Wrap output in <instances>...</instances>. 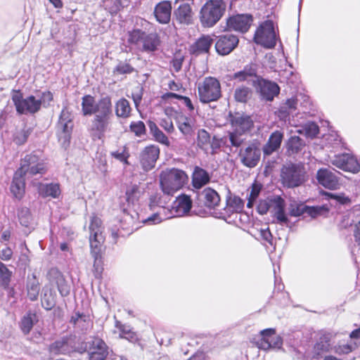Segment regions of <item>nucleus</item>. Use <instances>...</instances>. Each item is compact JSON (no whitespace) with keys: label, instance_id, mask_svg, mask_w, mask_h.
I'll return each instance as SVG.
<instances>
[{"label":"nucleus","instance_id":"1","mask_svg":"<svg viewBox=\"0 0 360 360\" xmlns=\"http://www.w3.org/2000/svg\"><path fill=\"white\" fill-rule=\"evenodd\" d=\"M81 106L84 116L94 115L87 129L89 136L94 141H103L113 117L111 98L106 96L96 101L94 96L86 94L82 98Z\"/></svg>","mask_w":360,"mask_h":360},{"label":"nucleus","instance_id":"2","mask_svg":"<svg viewBox=\"0 0 360 360\" xmlns=\"http://www.w3.org/2000/svg\"><path fill=\"white\" fill-rule=\"evenodd\" d=\"M127 41L138 47L141 51L154 53L161 45L160 37L157 32L147 33L141 29H133L128 32Z\"/></svg>","mask_w":360,"mask_h":360},{"label":"nucleus","instance_id":"3","mask_svg":"<svg viewBox=\"0 0 360 360\" xmlns=\"http://www.w3.org/2000/svg\"><path fill=\"white\" fill-rule=\"evenodd\" d=\"M226 4L224 0H207L199 12V20L202 27H214L224 16Z\"/></svg>","mask_w":360,"mask_h":360},{"label":"nucleus","instance_id":"4","mask_svg":"<svg viewBox=\"0 0 360 360\" xmlns=\"http://www.w3.org/2000/svg\"><path fill=\"white\" fill-rule=\"evenodd\" d=\"M186 173L176 168L167 169L160 174V185L164 194L169 196L182 188L188 182Z\"/></svg>","mask_w":360,"mask_h":360},{"label":"nucleus","instance_id":"5","mask_svg":"<svg viewBox=\"0 0 360 360\" xmlns=\"http://www.w3.org/2000/svg\"><path fill=\"white\" fill-rule=\"evenodd\" d=\"M199 101L202 104L217 102L223 96L219 80L212 76L205 77L197 86Z\"/></svg>","mask_w":360,"mask_h":360},{"label":"nucleus","instance_id":"6","mask_svg":"<svg viewBox=\"0 0 360 360\" xmlns=\"http://www.w3.org/2000/svg\"><path fill=\"white\" fill-rule=\"evenodd\" d=\"M285 202L281 195H270L260 199L257 206V211L260 214H266L271 210L277 223H287L288 217L285 213Z\"/></svg>","mask_w":360,"mask_h":360},{"label":"nucleus","instance_id":"7","mask_svg":"<svg viewBox=\"0 0 360 360\" xmlns=\"http://www.w3.org/2000/svg\"><path fill=\"white\" fill-rule=\"evenodd\" d=\"M90 236L89 242L91 250V255L94 258V271L96 277H99L101 274L102 261H101V252L103 244L105 240L103 236V226H89Z\"/></svg>","mask_w":360,"mask_h":360},{"label":"nucleus","instance_id":"8","mask_svg":"<svg viewBox=\"0 0 360 360\" xmlns=\"http://www.w3.org/2000/svg\"><path fill=\"white\" fill-rule=\"evenodd\" d=\"M279 39L278 32L276 31L274 23L271 20L262 22L255 30L253 40L266 49H273Z\"/></svg>","mask_w":360,"mask_h":360},{"label":"nucleus","instance_id":"9","mask_svg":"<svg viewBox=\"0 0 360 360\" xmlns=\"http://www.w3.org/2000/svg\"><path fill=\"white\" fill-rule=\"evenodd\" d=\"M289 214L292 217H302L316 219L328 216L330 209L327 205L309 206L304 202L293 201L289 205Z\"/></svg>","mask_w":360,"mask_h":360},{"label":"nucleus","instance_id":"10","mask_svg":"<svg viewBox=\"0 0 360 360\" xmlns=\"http://www.w3.org/2000/svg\"><path fill=\"white\" fill-rule=\"evenodd\" d=\"M11 100L19 115H34L40 110L42 105L41 99H37L33 95L24 98L20 90L12 91Z\"/></svg>","mask_w":360,"mask_h":360},{"label":"nucleus","instance_id":"11","mask_svg":"<svg viewBox=\"0 0 360 360\" xmlns=\"http://www.w3.org/2000/svg\"><path fill=\"white\" fill-rule=\"evenodd\" d=\"M17 171L18 174H22L25 176L29 174L32 176L38 174H44L47 171V167L44 160L32 153L21 159L20 166Z\"/></svg>","mask_w":360,"mask_h":360},{"label":"nucleus","instance_id":"12","mask_svg":"<svg viewBox=\"0 0 360 360\" xmlns=\"http://www.w3.org/2000/svg\"><path fill=\"white\" fill-rule=\"evenodd\" d=\"M261 143L257 140L243 146L239 151L240 162L245 167L253 168L257 165L261 158Z\"/></svg>","mask_w":360,"mask_h":360},{"label":"nucleus","instance_id":"13","mask_svg":"<svg viewBox=\"0 0 360 360\" xmlns=\"http://www.w3.org/2000/svg\"><path fill=\"white\" fill-rule=\"evenodd\" d=\"M281 176L283 185L288 188L299 186L304 181L303 169L294 164L284 166L281 169Z\"/></svg>","mask_w":360,"mask_h":360},{"label":"nucleus","instance_id":"14","mask_svg":"<svg viewBox=\"0 0 360 360\" xmlns=\"http://www.w3.org/2000/svg\"><path fill=\"white\" fill-rule=\"evenodd\" d=\"M239 44V38L232 33H225L216 38L214 49L218 55L225 56L236 49Z\"/></svg>","mask_w":360,"mask_h":360},{"label":"nucleus","instance_id":"15","mask_svg":"<svg viewBox=\"0 0 360 360\" xmlns=\"http://www.w3.org/2000/svg\"><path fill=\"white\" fill-rule=\"evenodd\" d=\"M330 162L335 167L345 171L356 174L360 171V163L357 159L349 153L335 155Z\"/></svg>","mask_w":360,"mask_h":360},{"label":"nucleus","instance_id":"16","mask_svg":"<svg viewBox=\"0 0 360 360\" xmlns=\"http://www.w3.org/2000/svg\"><path fill=\"white\" fill-rule=\"evenodd\" d=\"M160 149L159 146L150 144L146 146L140 153L139 162L145 172H148L155 167L159 159Z\"/></svg>","mask_w":360,"mask_h":360},{"label":"nucleus","instance_id":"17","mask_svg":"<svg viewBox=\"0 0 360 360\" xmlns=\"http://www.w3.org/2000/svg\"><path fill=\"white\" fill-rule=\"evenodd\" d=\"M253 22L250 14H238L226 19V31H236L241 33L247 32Z\"/></svg>","mask_w":360,"mask_h":360},{"label":"nucleus","instance_id":"18","mask_svg":"<svg viewBox=\"0 0 360 360\" xmlns=\"http://www.w3.org/2000/svg\"><path fill=\"white\" fill-rule=\"evenodd\" d=\"M252 85L259 89L262 98L268 101H273L280 93V87L276 82L266 80L261 77L253 79Z\"/></svg>","mask_w":360,"mask_h":360},{"label":"nucleus","instance_id":"19","mask_svg":"<svg viewBox=\"0 0 360 360\" xmlns=\"http://www.w3.org/2000/svg\"><path fill=\"white\" fill-rule=\"evenodd\" d=\"M213 42L214 39L211 35L202 34L189 46V53L196 56L202 54H208Z\"/></svg>","mask_w":360,"mask_h":360},{"label":"nucleus","instance_id":"20","mask_svg":"<svg viewBox=\"0 0 360 360\" xmlns=\"http://www.w3.org/2000/svg\"><path fill=\"white\" fill-rule=\"evenodd\" d=\"M89 360H105L108 355V347L99 338H94L90 343Z\"/></svg>","mask_w":360,"mask_h":360},{"label":"nucleus","instance_id":"21","mask_svg":"<svg viewBox=\"0 0 360 360\" xmlns=\"http://www.w3.org/2000/svg\"><path fill=\"white\" fill-rule=\"evenodd\" d=\"M316 179L321 185L328 189H337L340 185L338 177L328 169H319L316 174Z\"/></svg>","mask_w":360,"mask_h":360},{"label":"nucleus","instance_id":"22","mask_svg":"<svg viewBox=\"0 0 360 360\" xmlns=\"http://www.w3.org/2000/svg\"><path fill=\"white\" fill-rule=\"evenodd\" d=\"M194 13L191 4L184 3L174 11V17L176 21L181 25H189L193 23Z\"/></svg>","mask_w":360,"mask_h":360},{"label":"nucleus","instance_id":"23","mask_svg":"<svg viewBox=\"0 0 360 360\" xmlns=\"http://www.w3.org/2000/svg\"><path fill=\"white\" fill-rule=\"evenodd\" d=\"M262 336V347L266 349L269 348L279 349L283 345V340L278 335H275V330L273 328L264 329L261 331Z\"/></svg>","mask_w":360,"mask_h":360},{"label":"nucleus","instance_id":"24","mask_svg":"<svg viewBox=\"0 0 360 360\" xmlns=\"http://www.w3.org/2000/svg\"><path fill=\"white\" fill-rule=\"evenodd\" d=\"M171 13L172 4L169 1H162L155 6L154 15L156 20L161 24L169 23Z\"/></svg>","mask_w":360,"mask_h":360},{"label":"nucleus","instance_id":"25","mask_svg":"<svg viewBox=\"0 0 360 360\" xmlns=\"http://www.w3.org/2000/svg\"><path fill=\"white\" fill-rule=\"evenodd\" d=\"M176 117V126L180 132L184 136H191L194 132L195 120L184 115L182 112H177Z\"/></svg>","mask_w":360,"mask_h":360},{"label":"nucleus","instance_id":"26","mask_svg":"<svg viewBox=\"0 0 360 360\" xmlns=\"http://www.w3.org/2000/svg\"><path fill=\"white\" fill-rule=\"evenodd\" d=\"M283 136V132L280 130H276L272 132L263 147L264 154L265 155H270L277 151L281 147Z\"/></svg>","mask_w":360,"mask_h":360},{"label":"nucleus","instance_id":"27","mask_svg":"<svg viewBox=\"0 0 360 360\" xmlns=\"http://www.w3.org/2000/svg\"><path fill=\"white\" fill-rule=\"evenodd\" d=\"M231 124L234 127V130H236L239 135H242L250 131L254 127L253 121L251 117L248 115L233 117L231 119Z\"/></svg>","mask_w":360,"mask_h":360},{"label":"nucleus","instance_id":"28","mask_svg":"<svg viewBox=\"0 0 360 360\" xmlns=\"http://www.w3.org/2000/svg\"><path fill=\"white\" fill-rule=\"evenodd\" d=\"M10 190L15 198L20 200L23 198L25 193V179L24 174H18V171H15Z\"/></svg>","mask_w":360,"mask_h":360},{"label":"nucleus","instance_id":"29","mask_svg":"<svg viewBox=\"0 0 360 360\" xmlns=\"http://www.w3.org/2000/svg\"><path fill=\"white\" fill-rule=\"evenodd\" d=\"M257 78H259V77L257 74L255 64L247 65L242 70L235 72L233 75V79L240 82L245 81L252 82L253 79H257Z\"/></svg>","mask_w":360,"mask_h":360},{"label":"nucleus","instance_id":"30","mask_svg":"<svg viewBox=\"0 0 360 360\" xmlns=\"http://www.w3.org/2000/svg\"><path fill=\"white\" fill-rule=\"evenodd\" d=\"M38 193L39 195L45 198L51 197L53 198H58L61 193L59 184L51 183V184H38Z\"/></svg>","mask_w":360,"mask_h":360},{"label":"nucleus","instance_id":"31","mask_svg":"<svg viewBox=\"0 0 360 360\" xmlns=\"http://www.w3.org/2000/svg\"><path fill=\"white\" fill-rule=\"evenodd\" d=\"M210 177L204 169L196 166L192 174V184L195 188L199 189L210 182Z\"/></svg>","mask_w":360,"mask_h":360},{"label":"nucleus","instance_id":"32","mask_svg":"<svg viewBox=\"0 0 360 360\" xmlns=\"http://www.w3.org/2000/svg\"><path fill=\"white\" fill-rule=\"evenodd\" d=\"M192 207V200L190 196L181 195L176 198L174 202L172 209L179 215H184L188 213Z\"/></svg>","mask_w":360,"mask_h":360},{"label":"nucleus","instance_id":"33","mask_svg":"<svg viewBox=\"0 0 360 360\" xmlns=\"http://www.w3.org/2000/svg\"><path fill=\"white\" fill-rule=\"evenodd\" d=\"M202 196L205 205L210 209L215 208L220 202V197L218 193L210 187L202 191Z\"/></svg>","mask_w":360,"mask_h":360},{"label":"nucleus","instance_id":"34","mask_svg":"<svg viewBox=\"0 0 360 360\" xmlns=\"http://www.w3.org/2000/svg\"><path fill=\"white\" fill-rule=\"evenodd\" d=\"M115 326L119 330L120 338L126 339L133 343L139 341L136 333L132 331L130 326L123 324L120 321L116 320Z\"/></svg>","mask_w":360,"mask_h":360},{"label":"nucleus","instance_id":"35","mask_svg":"<svg viewBox=\"0 0 360 360\" xmlns=\"http://www.w3.org/2000/svg\"><path fill=\"white\" fill-rule=\"evenodd\" d=\"M32 132V129L27 127V124H24L21 129L15 128L12 136L13 143L18 146L24 145Z\"/></svg>","mask_w":360,"mask_h":360},{"label":"nucleus","instance_id":"36","mask_svg":"<svg viewBox=\"0 0 360 360\" xmlns=\"http://www.w3.org/2000/svg\"><path fill=\"white\" fill-rule=\"evenodd\" d=\"M131 107L129 101L125 98L117 100L115 104V115L118 117L128 118L131 115Z\"/></svg>","mask_w":360,"mask_h":360},{"label":"nucleus","instance_id":"37","mask_svg":"<svg viewBox=\"0 0 360 360\" xmlns=\"http://www.w3.org/2000/svg\"><path fill=\"white\" fill-rule=\"evenodd\" d=\"M148 127L154 140L167 147L170 146L168 137L159 129L158 125L153 121H149Z\"/></svg>","mask_w":360,"mask_h":360},{"label":"nucleus","instance_id":"38","mask_svg":"<svg viewBox=\"0 0 360 360\" xmlns=\"http://www.w3.org/2000/svg\"><path fill=\"white\" fill-rule=\"evenodd\" d=\"M38 321L37 316L35 313L29 311L21 319L20 323V328L25 335L30 333L33 326Z\"/></svg>","mask_w":360,"mask_h":360},{"label":"nucleus","instance_id":"39","mask_svg":"<svg viewBox=\"0 0 360 360\" xmlns=\"http://www.w3.org/2000/svg\"><path fill=\"white\" fill-rule=\"evenodd\" d=\"M27 296L31 301H35L38 298L40 290L39 283L35 276L32 275L31 278L28 277L27 283Z\"/></svg>","mask_w":360,"mask_h":360},{"label":"nucleus","instance_id":"40","mask_svg":"<svg viewBox=\"0 0 360 360\" xmlns=\"http://www.w3.org/2000/svg\"><path fill=\"white\" fill-rule=\"evenodd\" d=\"M59 121L63 125L62 131L65 134V136L70 139L73 125L72 124V120L70 118V113L65 109L62 110L60 115Z\"/></svg>","mask_w":360,"mask_h":360},{"label":"nucleus","instance_id":"41","mask_svg":"<svg viewBox=\"0 0 360 360\" xmlns=\"http://www.w3.org/2000/svg\"><path fill=\"white\" fill-rule=\"evenodd\" d=\"M233 96L236 101L245 103L252 96V90L247 86H242L235 89Z\"/></svg>","mask_w":360,"mask_h":360},{"label":"nucleus","instance_id":"42","mask_svg":"<svg viewBox=\"0 0 360 360\" xmlns=\"http://www.w3.org/2000/svg\"><path fill=\"white\" fill-rule=\"evenodd\" d=\"M227 206L233 212L239 213L243 211L245 201L238 195L230 196L226 200Z\"/></svg>","mask_w":360,"mask_h":360},{"label":"nucleus","instance_id":"43","mask_svg":"<svg viewBox=\"0 0 360 360\" xmlns=\"http://www.w3.org/2000/svg\"><path fill=\"white\" fill-rule=\"evenodd\" d=\"M304 146V141L297 136H291L288 141V150L292 153H297Z\"/></svg>","mask_w":360,"mask_h":360},{"label":"nucleus","instance_id":"44","mask_svg":"<svg viewBox=\"0 0 360 360\" xmlns=\"http://www.w3.org/2000/svg\"><path fill=\"white\" fill-rule=\"evenodd\" d=\"M135 71V68L127 60L120 61L113 70V74L117 75H130Z\"/></svg>","mask_w":360,"mask_h":360},{"label":"nucleus","instance_id":"45","mask_svg":"<svg viewBox=\"0 0 360 360\" xmlns=\"http://www.w3.org/2000/svg\"><path fill=\"white\" fill-rule=\"evenodd\" d=\"M262 189V186L261 184L255 182L252 184L250 187V193L248 198L247 207L248 208H252L253 207L254 203L258 198Z\"/></svg>","mask_w":360,"mask_h":360},{"label":"nucleus","instance_id":"46","mask_svg":"<svg viewBox=\"0 0 360 360\" xmlns=\"http://www.w3.org/2000/svg\"><path fill=\"white\" fill-rule=\"evenodd\" d=\"M50 352L54 354H65L68 352V341L65 339L57 340L49 347Z\"/></svg>","mask_w":360,"mask_h":360},{"label":"nucleus","instance_id":"47","mask_svg":"<svg viewBox=\"0 0 360 360\" xmlns=\"http://www.w3.org/2000/svg\"><path fill=\"white\" fill-rule=\"evenodd\" d=\"M210 134L204 129H200L197 133V145L201 149H206L210 144Z\"/></svg>","mask_w":360,"mask_h":360},{"label":"nucleus","instance_id":"48","mask_svg":"<svg viewBox=\"0 0 360 360\" xmlns=\"http://www.w3.org/2000/svg\"><path fill=\"white\" fill-rule=\"evenodd\" d=\"M12 272L7 268L6 264L0 261V283L1 285L6 288L8 287Z\"/></svg>","mask_w":360,"mask_h":360},{"label":"nucleus","instance_id":"49","mask_svg":"<svg viewBox=\"0 0 360 360\" xmlns=\"http://www.w3.org/2000/svg\"><path fill=\"white\" fill-rule=\"evenodd\" d=\"M164 195L160 193H155L151 194L149 198V206L150 208L155 207H165L166 204V198Z\"/></svg>","mask_w":360,"mask_h":360},{"label":"nucleus","instance_id":"50","mask_svg":"<svg viewBox=\"0 0 360 360\" xmlns=\"http://www.w3.org/2000/svg\"><path fill=\"white\" fill-rule=\"evenodd\" d=\"M110 155L112 157L124 163V165H129L128 159L130 157V153L129 152L128 148L126 146L122 148L121 151L117 150L116 151L112 152Z\"/></svg>","mask_w":360,"mask_h":360},{"label":"nucleus","instance_id":"51","mask_svg":"<svg viewBox=\"0 0 360 360\" xmlns=\"http://www.w3.org/2000/svg\"><path fill=\"white\" fill-rule=\"evenodd\" d=\"M184 60V56L181 53V50L176 51L171 61V65L176 72L181 70Z\"/></svg>","mask_w":360,"mask_h":360},{"label":"nucleus","instance_id":"52","mask_svg":"<svg viewBox=\"0 0 360 360\" xmlns=\"http://www.w3.org/2000/svg\"><path fill=\"white\" fill-rule=\"evenodd\" d=\"M129 129L136 136H141L146 134V129L144 123L142 121L131 122Z\"/></svg>","mask_w":360,"mask_h":360},{"label":"nucleus","instance_id":"53","mask_svg":"<svg viewBox=\"0 0 360 360\" xmlns=\"http://www.w3.org/2000/svg\"><path fill=\"white\" fill-rule=\"evenodd\" d=\"M139 189L137 185H133L126 191V200L128 203H134L139 198Z\"/></svg>","mask_w":360,"mask_h":360},{"label":"nucleus","instance_id":"54","mask_svg":"<svg viewBox=\"0 0 360 360\" xmlns=\"http://www.w3.org/2000/svg\"><path fill=\"white\" fill-rule=\"evenodd\" d=\"M57 285L59 292L63 297H65L70 293V286L68 285L67 282L65 281L64 278L62 276H59L57 278Z\"/></svg>","mask_w":360,"mask_h":360},{"label":"nucleus","instance_id":"55","mask_svg":"<svg viewBox=\"0 0 360 360\" xmlns=\"http://www.w3.org/2000/svg\"><path fill=\"white\" fill-rule=\"evenodd\" d=\"M305 134L311 138L316 136L319 133V127L315 122H308L304 127Z\"/></svg>","mask_w":360,"mask_h":360},{"label":"nucleus","instance_id":"56","mask_svg":"<svg viewBox=\"0 0 360 360\" xmlns=\"http://www.w3.org/2000/svg\"><path fill=\"white\" fill-rule=\"evenodd\" d=\"M160 125L169 134H172L175 130L173 122L170 118L161 119Z\"/></svg>","mask_w":360,"mask_h":360},{"label":"nucleus","instance_id":"57","mask_svg":"<svg viewBox=\"0 0 360 360\" xmlns=\"http://www.w3.org/2000/svg\"><path fill=\"white\" fill-rule=\"evenodd\" d=\"M258 231V237H261V238L264 240L269 243L270 244H272L273 236L269 229V226L264 229H262Z\"/></svg>","mask_w":360,"mask_h":360},{"label":"nucleus","instance_id":"58","mask_svg":"<svg viewBox=\"0 0 360 360\" xmlns=\"http://www.w3.org/2000/svg\"><path fill=\"white\" fill-rule=\"evenodd\" d=\"M238 133L234 130L233 132L230 133L229 134V141L233 146L238 147L243 143V139L240 137Z\"/></svg>","mask_w":360,"mask_h":360},{"label":"nucleus","instance_id":"59","mask_svg":"<svg viewBox=\"0 0 360 360\" xmlns=\"http://www.w3.org/2000/svg\"><path fill=\"white\" fill-rule=\"evenodd\" d=\"M352 350V346L348 344L338 345L334 347V352L338 354H349Z\"/></svg>","mask_w":360,"mask_h":360},{"label":"nucleus","instance_id":"60","mask_svg":"<svg viewBox=\"0 0 360 360\" xmlns=\"http://www.w3.org/2000/svg\"><path fill=\"white\" fill-rule=\"evenodd\" d=\"M13 257V250L9 247H6L0 251V259L4 261H8Z\"/></svg>","mask_w":360,"mask_h":360},{"label":"nucleus","instance_id":"61","mask_svg":"<svg viewBox=\"0 0 360 360\" xmlns=\"http://www.w3.org/2000/svg\"><path fill=\"white\" fill-rule=\"evenodd\" d=\"M84 318L81 319V322L79 321V323H77L75 326L82 330H86L89 328L91 323L89 316L84 314Z\"/></svg>","mask_w":360,"mask_h":360},{"label":"nucleus","instance_id":"62","mask_svg":"<svg viewBox=\"0 0 360 360\" xmlns=\"http://www.w3.org/2000/svg\"><path fill=\"white\" fill-rule=\"evenodd\" d=\"M341 205H347L351 202V200L348 196H346L344 193L335 194V199Z\"/></svg>","mask_w":360,"mask_h":360},{"label":"nucleus","instance_id":"63","mask_svg":"<svg viewBox=\"0 0 360 360\" xmlns=\"http://www.w3.org/2000/svg\"><path fill=\"white\" fill-rule=\"evenodd\" d=\"M162 221V218L161 217L160 213H155L151 217L143 221V223L152 222L154 224H160Z\"/></svg>","mask_w":360,"mask_h":360},{"label":"nucleus","instance_id":"64","mask_svg":"<svg viewBox=\"0 0 360 360\" xmlns=\"http://www.w3.org/2000/svg\"><path fill=\"white\" fill-rule=\"evenodd\" d=\"M181 96L182 95L177 94L174 92H167L163 94L160 98L162 101H167L171 98H176L180 101Z\"/></svg>","mask_w":360,"mask_h":360}]
</instances>
